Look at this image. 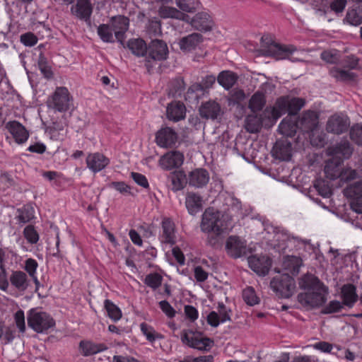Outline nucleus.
<instances>
[{"mask_svg":"<svg viewBox=\"0 0 362 362\" xmlns=\"http://www.w3.org/2000/svg\"><path fill=\"white\" fill-rule=\"evenodd\" d=\"M261 223L264 230L270 235H273V240L276 242V245L283 250L289 249L295 250H304L309 253L315 252V246L311 243L310 240L303 239L298 236L291 235L287 230L281 226H274L264 216L258 215L255 217Z\"/></svg>","mask_w":362,"mask_h":362,"instance_id":"obj_1","label":"nucleus"},{"mask_svg":"<svg viewBox=\"0 0 362 362\" xmlns=\"http://www.w3.org/2000/svg\"><path fill=\"white\" fill-rule=\"evenodd\" d=\"M299 287L305 292L298 295V302L310 308H319L327 301L328 288L312 274L303 275L298 279Z\"/></svg>","mask_w":362,"mask_h":362,"instance_id":"obj_2","label":"nucleus"},{"mask_svg":"<svg viewBox=\"0 0 362 362\" xmlns=\"http://www.w3.org/2000/svg\"><path fill=\"white\" fill-rule=\"evenodd\" d=\"M230 227L228 216L218 210L208 208L202 215L201 229L204 233L221 235L227 233Z\"/></svg>","mask_w":362,"mask_h":362,"instance_id":"obj_3","label":"nucleus"},{"mask_svg":"<svg viewBox=\"0 0 362 362\" xmlns=\"http://www.w3.org/2000/svg\"><path fill=\"white\" fill-rule=\"evenodd\" d=\"M343 160L341 158L332 157L325 165L324 172L327 178L334 180L339 179L343 182H347L356 178L358 173L351 168H342Z\"/></svg>","mask_w":362,"mask_h":362,"instance_id":"obj_4","label":"nucleus"},{"mask_svg":"<svg viewBox=\"0 0 362 362\" xmlns=\"http://www.w3.org/2000/svg\"><path fill=\"white\" fill-rule=\"evenodd\" d=\"M28 325L34 332L40 334L47 333L56 325L55 320L46 312L37 308H31L27 313Z\"/></svg>","mask_w":362,"mask_h":362,"instance_id":"obj_5","label":"nucleus"},{"mask_svg":"<svg viewBox=\"0 0 362 362\" xmlns=\"http://www.w3.org/2000/svg\"><path fill=\"white\" fill-rule=\"evenodd\" d=\"M31 285V280L22 270H13L9 274V285L7 294L18 298L22 296Z\"/></svg>","mask_w":362,"mask_h":362,"instance_id":"obj_6","label":"nucleus"},{"mask_svg":"<svg viewBox=\"0 0 362 362\" xmlns=\"http://www.w3.org/2000/svg\"><path fill=\"white\" fill-rule=\"evenodd\" d=\"M273 291L281 298H291L296 288L294 279L288 274L274 276L270 282Z\"/></svg>","mask_w":362,"mask_h":362,"instance_id":"obj_7","label":"nucleus"},{"mask_svg":"<svg viewBox=\"0 0 362 362\" xmlns=\"http://www.w3.org/2000/svg\"><path fill=\"white\" fill-rule=\"evenodd\" d=\"M168 54V48L165 42L160 40H152L148 48V57L146 59L145 66L148 72L153 68L151 60H165Z\"/></svg>","mask_w":362,"mask_h":362,"instance_id":"obj_8","label":"nucleus"},{"mask_svg":"<svg viewBox=\"0 0 362 362\" xmlns=\"http://www.w3.org/2000/svg\"><path fill=\"white\" fill-rule=\"evenodd\" d=\"M158 240L163 245L173 246L177 240V230L175 222L168 217H164L160 223Z\"/></svg>","mask_w":362,"mask_h":362,"instance_id":"obj_9","label":"nucleus"},{"mask_svg":"<svg viewBox=\"0 0 362 362\" xmlns=\"http://www.w3.org/2000/svg\"><path fill=\"white\" fill-rule=\"evenodd\" d=\"M54 109L60 112L69 110L73 106L72 97L66 87H57L51 99Z\"/></svg>","mask_w":362,"mask_h":362,"instance_id":"obj_10","label":"nucleus"},{"mask_svg":"<svg viewBox=\"0 0 362 362\" xmlns=\"http://www.w3.org/2000/svg\"><path fill=\"white\" fill-rule=\"evenodd\" d=\"M178 139V134L171 127H161L156 134V142L161 148H171Z\"/></svg>","mask_w":362,"mask_h":362,"instance_id":"obj_11","label":"nucleus"},{"mask_svg":"<svg viewBox=\"0 0 362 362\" xmlns=\"http://www.w3.org/2000/svg\"><path fill=\"white\" fill-rule=\"evenodd\" d=\"M266 56L272 57L277 60L289 59V57L296 51L292 45H282L276 42L269 44L264 49Z\"/></svg>","mask_w":362,"mask_h":362,"instance_id":"obj_12","label":"nucleus"},{"mask_svg":"<svg viewBox=\"0 0 362 362\" xmlns=\"http://www.w3.org/2000/svg\"><path fill=\"white\" fill-rule=\"evenodd\" d=\"M226 250L233 258L242 257L246 255V242L238 236H229L226 240Z\"/></svg>","mask_w":362,"mask_h":362,"instance_id":"obj_13","label":"nucleus"},{"mask_svg":"<svg viewBox=\"0 0 362 362\" xmlns=\"http://www.w3.org/2000/svg\"><path fill=\"white\" fill-rule=\"evenodd\" d=\"M349 123L348 117L344 115L335 114L327 120L326 130L329 133L341 134L347 131Z\"/></svg>","mask_w":362,"mask_h":362,"instance_id":"obj_14","label":"nucleus"},{"mask_svg":"<svg viewBox=\"0 0 362 362\" xmlns=\"http://www.w3.org/2000/svg\"><path fill=\"white\" fill-rule=\"evenodd\" d=\"M305 101L300 98L280 97L278 98V105L281 110H284L285 114L289 115H296L298 112L305 105Z\"/></svg>","mask_w":362,"mask_h":362,"instance_id":"obj_15","label":"nucleus"},{"mask_svg":"<svg viewBox=\"0 0 362 362\" xmlns=\"http://www.w3.org/2000/svg\"><path fill=\"white\" fill-rule=\"evenodd\" d=\"M250 269L259 276H266L272 267V259L266 255L251 256L248 258Z\"/></svg>","mask_w":362,"mask_h":362,"instance_id":"obj_16","label":"nucleus"},{"mask_svg":"<svg viewBox=\"0 0 362 362\" xmlns=\"http://www.w3.org/2000/svg\"><path fill=\"white\" fill-rule=\"evenodd\" d=\"M183 161L184 155L182 153L177 151H171L162 156L158 163L161 168L170 170L181 166Z\"/></svg>","mask_w":362,"mask_h":362,"instance_id":"obj_17","label":"nucleus"},{"mask_svg":"<svg viewBox=\"0 0 362 362\" xmlns=\"http://www.w3.org/2000/svg\"><path fill=\"white\" fill-rule=\"evenodd\" d=\"M354 148L351 144L346 140H341L334 145L329 146L327 150V155L344 160L349 159L352 153Z\"/></svg>","mask_w":362,"mask_h":362,"instance_id":"obj_18","label":"nucleus"},{"mask_svg":"<svg viewBox=\"0 0 362 362\" xmlns=\"http://www.w3.org/2000/svg\"><path fill=\"white\" fill-rule=\"evenodd\" d=\"M87 168L93 173L104 170L110 163V159L101 153H89L86 159Z\"/></svg>","mask_w":362,"mask_h":362,"instance_id":"obj_19","label":"nucleus"},{"mask_svg":"<svg viewBox=\"0 0 362 362\" xmlns=\"http://www.w3.org/2000/svg\"><path fill=\"white\" fill-rule=\"evenodd\" d=\"M110 25L118 42L122 43L125 33L129 29V20L124 16H114L110 20Z\"/></svg>","mask_w":362,"mask_h":362,"instance_id":"obj_20","label":"nucleus"},{"mask_svg":"<svg viewBox=\"0 0 362 362\" xmlns=\"http://www.w3.org/2000/svg\"><path fill=\"white\" fill-rule=\"evenodd\" d=\"M71 11L80 20L84 21L88 25L90 24L93 6L89 0H77L76 4L71 7Z\"/></svg>","mask_w":362,"mask_h":362,"instance_id":"obj_21","label":"nucleus"},{"mask_svg":"<svg viewBox=\"0 0 362 362\" xmlns=\"http://www.w3.org/2000/svg\"><path fill=\"white\" fill-rule=\"evenodd\" d=\"M192 27L201 32H207L211 30L213 21L210 15L206 12H199L189 21Z\"/></svg>","mask_w":362,"mask_h":362,"instance_id":"obj_22","label":"nucleus"},{"mask_svg":"<svg viewBox=\"0 0 362 362\" xmlns=\"http://www.w3.org/2000/svg\"><path fill=\"white\" fill-rule=\"evenodd\" d=\"M6 128L13 136L17 144H23L27 141L29 138L28 131L18 121L13 120L7 122Z\"/></svg>","mask_w":362,"mask_h":362,"instance_id":"obj_23","label":"nucleus"},{"mask_svg":"<svg viewBox=\"0 0 362 362\" xmlns=\"http://www.w3.org/2000/svg\"><path fill=\"white\" fill-rule=\"evenodd\" d=\"M79 350L83 356H93L106 351L108 347L103 343H95L90 340H81L79 342Z\"/></svg>","mask_w":362,"mask_h":362,"instance_id":"obj_24","label":"nucleus"},{"mask_svg":"<svg viewBox=\"0 0 362 362\" xmlns=\"http://www.w3.org/2000/svg\"><path fill=\"white\" fill-rule=\"evenodd\" d=\"M209 181V173L204 168H197L189 173V185L197 188L204 187Z\"/></svg>","mask_w":362,"mask_h":362,"instance_id":"obj_25","label":"nucleus"},{"mask_svg":"<svg viewBox=\"0 0 362 362\" xmlns=\"http://www.w3.org/2000/svg\"><path fill=\"white\" fill-rule=\"evenodd\" d=\"M302 265L303 259L300 257L286 255L283 259L282 269L289 275H297Z\"/></svg>","mask_w":362,"mask_h":362,"instance_id":"obj_26","label":"nucleus"},{"mask_svg":"<svg viewBox=\"0 0 362 362\" xmlns=\"http://www.w3.org/2000/svg\"><path fill=\"white\" fill-rule=\"evenodd\" d=\"M166 115L169 120L178 122L185 117L186 107L180 102H172L167 107Z\"/></svg>","mask_w":362,"mask_h":362,"instance_id":"obj_27","label":"nucleus"},{"mask_svg":"<svg viewBox=\"0 0 362 362\" xmlns=\"http://www.w3.org/2000/svg\"><path fill=\"white\" fill-rule=\"evenodd\" d=\"M341 298L343 305L349 308L353 307L358 298L356 287L351 284L343 285L341 288Z\"/></svg>","mask_w":362,"mask_h":362,"instance_id":"obj_28","label":"nucleus"},{"mask_svg":"<svg viewBox=\"0 0 362 362\" xmlns=\"http://www.w3.org/2000/svg\"><path fill=\"white\" fill-rule=\"evenodd\" d=\"M185 205L188 213L195 216L202 210V198L197 193L189 192L186 196Z\"/></svg>","mask_w":362,"mask_h":362,"instance_id":"obj_29","label":"nucleus"},{"mask_svg":"<svg viewBox=\"0 0 362 362\" xmlns=\"http://www.w3.org/2000/svg\"><path fill=\"white\" fill-rule=\"evenodd\" d=\"M220 314L215 311H211L206 317L207 323L213 327H217L220 324L230 320V317L226 310L225 305L222 304L220 305Z\"/></svg>","mask_w":362,"mask_h":362,"instance_id":"obj_30","label":"nucleus"},{"mask_svg":"<svg viewBox=\"0 0 362 362\" xmlns=\"http://www.w3.org/2000/svg\"><path fill=\"white\" fill-rule=\"evenodd\" d=\"M220 110L221 107L218 103L209 101L201 106L199 112L204 118L215 119L219 115Z\"/></svg>","mask_w":362,"mask_h":362,"instance_id":"obj_31","label":"nucleus"},{"mask_svg":"<svg viewBox=\"0 0 362 362\" xmlns=\"http://www.w3.org/2000/svg\"><path fill=\"white\" fill-rule=\"evenodd\" d=\"M158 15L162 18H175L189 21V16L179 11L176 8L162 6L158 10Z\"/></svg>","mask_w":362,"mask_h":362,"instance_id":"obj_32","label":"nucleus"},{"mask_svg":"<svg viewBox=\"0 0 362 362\" xmlns=\"http://www.w3.org/2000/svg\"><path fill=\"white\" fill-rule=\"evenodd\" d=\"M298 124L296 121L286 117L282 119L278 127L279 134L286 137H293L296 134Z\"/></svg>","mask_w":362,"mask_h":362,"instance_id":"obj_33","label":"nucleus"},{"mask_svg":"<svg viewBox=\"0 0 362 362\" xmlns=\"http://www.w3.org/2000/svg\"><path fill=\"white\" fill-rule=\"evenodd\" d=\"M202 40V36L198 33H192L186 37H182L179 45L183 51H192L194 49Z\"/></svg>","mask_w":362,"mask_h":362,"instance_id":"obj_34","label":"nucleus"},{"mask_svg":"<svg viewBox=\"0 0 362 362\" xmlns=\"http://www.w3.org/2000/svg\"><path fill=\"white\" fill-rule=\"evenodd\" d=\"M237 75L230 71H223L217 76V81L224 89L229 90L236 83Z\"/></svg>","mask_w":362,"mask_h":362,"instance_id":"obj_35","label":"nucleus"},{"mask_svg":"<svg viewBox=\"0 0 362 362\" xmlns=\"http://www.w3.org/2000/svg\"><path fill=\"white\" fill-rule=\"evenodd\" d=\"M329 74L337 81L343 82L353 81L356 78V74L355 73L340 69L337 66H334L330 69Z\"/></svg>","mask_w":362,"mask_h":362,"instance_id":"obj_36","label":"nucleus"},{"mask_svg":"<svg viewBox=\"0 0 362 362\" xmlns=\"http://www.w3.org/2000/svg\"><path fill=\"white\" fill-rule=\"evenodd\" d=\"M35 217V209L31 205H24L17 210L16 219L20 225L30 222Z\"/></svg>","mask_w":362,"mask_h":362,"instance_id":"obj_37","label":"nucleus"},{"mask_svg":"<svg viewBox=\"0 0 362 362\" xmlns=\"http://www.w3.org/2000/svg\"><path fill=\"white\" fill-rule=\"evenodd\" d=\"M208 91L200 84L196 83L192 84L187 90L186 93V99L189 101H199L202 98Z\"/></svg>","mask_w":362,"mask_h":362,"instance_id":"obj_38","label":"nucleus"},{"mask_svg":"<svg viewBox=\"0 0 362 362\" xmlns=\"http://www.w3.org/2000/svg\"><path fill=\"white\" fill-rule=\"evenodd\" d=\"M127 47L134 55L138 57L144 56L147 52L146 44L140 38L129 40Z\"/></svg>","mask_w":362,"mask_h":362,"instance_id":"obj_39","label":"nucleus"},{"mask_svg":"<svg viewBox=\"0 0 362 362\" xmlns=\"http://www.w3.org/2000/svg\"><path fill=\"white\" fill-rule=\"evenodd\" d=\"M265 103L266 98L264 94L262 92L257 91L250 99L248 107L252 112H256L260 111Z\"/></svg>","mask_w":362,"mask_h":362,"instance_id":"obj_40","label":"nucleus"},{"mask_svg":"<svg viewBox=\"0 0 362 362\" xmlns=\"http://www.w3.org/2000/svg\"><path fill=\"white\" fill-rule=\"evenodd\" d=\"M97 33L100 39L106 43H113L115 42L114 32L110 25L103 23L98 25Z\"/></svg>","mask_w":362,"mask_h":362,"instance_id":"obj_41","label":"nucleus"},{"mask_svg":"<svg viewBox=\"0 0 362 362\" xmlns=\"http://www.w3.org/2000/svg\"><path fill=\"white\" fill-rule=\"evenodd\" d=\"M345 20L351 25H361L362 23V6L349 9L346 13Z\"/></svg>","mask_w":362,"mask_h":362,"instance_id":"obj_42","label":"nucleus"},{"mask_svg":"<svg viewBox=\"0 0 362 362\" xmlns=\"http://www.w3.org/2000/svg\"><path fill=\"white\" fill-rule=\"evenodd\" d=\"M37 66L41 74L45 78L50 79L53 77L52 66L49 64L47 58L42 52H40L39 54L37 59Z\"/></svg>","mask_w":362,"mask_h":362,"instance_id":"obj_43","label":"nucleus"},{"mask_svg":"<svg viewBox=\"0 0 362 362\" xmlns=\"http://www.w3.org/2000/svg\"><path fill=\"white\" fill-rule=\"evenodd\" d=\"M313 187L317 194L323 198H329L332 194V189L329 182L322 179H317Z\"/></svg>","mask_w":362,"mask_h":362,"instance_id":"obj_44","label":"nucleus"},{"mask_svg":"<svg viewBox=\"0 0 362 362\" xmlns=\"http://www.w3.org/2000/svg\"><path fill=\"white\" fill-rule=\"evenodd\" d=\"M284 114V110H281L278 105V99L274 106H268L263 112L264 117L274 122H276Z\"/></svg>","mask_w":362,"mask_h":362,"instance_id":"obj_45","label":"nucleus"},{"mask_svg":"<svg viewBox=\"0 0 362 362\" xmlns=\"http://www.w3.org/2000/svg\"><path fill=\"white\" fill-rule=\"evenodd\" d=\"M104 308L107 316L114 322L119 320L122 317V311L112 300L106 299L104 301Z\"/></svg>","mask_w":362,"mask_h":362,"instance_id":"obj_46","label":"nucleus"},{"mask_svg":"<svg viewBox=\"0 0 362 362\" xmlns=\"http://www.w3.org/2000/svg\"><path fill=\"white\" fill-rule=\"evenodd\" d=\"M140 329L142 334L146 337V339L151 343H153L156 340L163 339V336L157 332L152 326L146 322L140 324Z\"/></svg>","mask_w":362,"mask_h":362,"instance_id":"obj_47","label":"nucleus"},{"mask_svg":"<svg viewBox=\"0 0 362 362\" xmlns=\"http://www.w3.org/2000/svg\"><path fill=\"white\" fill-rule=\"evenodd\" d=\"M242 297L244 302L250 306H254L260 303L255 288L252 286H247L243 290Z\"/></svg>","mask_w":362,"mask_h":362,"instance_id":"obj_48","label":"nucleus"},{"mask_svg":"<svg viewBox=\"0 0 362 362\" xmlns=\"http://www.w3.org/2000/svg\"><path fill=\"white\" fill-rule=\"evenodd\" d=\"M175 3L181 11L187 13H194L201 6L199 0H176Z\"/></svg>","mask_w":362,"mask_h":362,"instance_id":"obj_49","label":"nucleus"},{"mask_svg":"<svg viewBox=\"0 0 362 362\" xmlns=\"http://www.w3.org/2000/svg\"><path fill=\"white\" fill-rule=\"evenodd\" d=\"M262 127V121L255 115H249L245 119V129L250 133H257Z\"/></svg>","mask_w":362,"mask_h":362,"instance_id":"obj_50","label":"nucleus"},{"mask_svg":"<svg viewBox=\"0 0 362 362\" xmlns=\"http://www.w3.org/2000/svg\"><path fill=\"white\" fill-rule=\"evenodd\" d=\"M169 178L171 180L173 191H180L185 187L186 175L182 171L172 173Z\"/></svg>","mask_w":362,"mask_h":362,"instance_id":"obj_51","label":"nucleus"},{"mask_svg":"<svg viewBox=\"0 0 362 362\" xmlns=\"http://www.w3.org/2000/svg\"><path fill=\"white\" fill-rule=\"evenodd\" d=\"M23 234L25 239L30 245L37 244L40 240L39 233L33 225L25 226L23 229Z\"/></svg>","mask_w":362,"mask_h":362,"instance_id":"obj_52","label":"nucleus"},{"mask_svg":"<svg viewBox=\"0 0 362 362\" xmlns=\"http://www.w3.org/2000/svg\"><path fill=\"white\" fill-rule=\"evenodd\" d=\"M163 277L158 273H150L144 279V284L153 290L157 289L162 284Z\"/></svg>","mask_w":362,"mask_h":362,"instance_id":"obj_53","label":"nucleus"},{"mask_svg":"<svg viewBox=\"0 0 362 362\" xmlns=\"http://www.w3.org/2000/svg\"><path fill=\"white\" fill-rule=\"evenodd\" d=\"M344 195L351 199L362 197V181L356 182L344 189Z\"/></svg>","mask_w":362,"mask_h":362,"instance_id":"obj_54","label":"nucleus"},{"mask_svg":"<svg viewBox=\"0 0 362 362\" xmlns=\"http://www.w3.org/2000/svg\"><path fill=\"white\" fill-rule=\"evenodd\" d=\"M37 262L33 258H28L25 261L23 272L28 274V277L31 278L37 275Z\"/></svg>","mask_w":362,"mask_h":362,"instance_id":"obj_55","label":"nucleus"},{"mask_svg":"<svg viewBox=\"0 0 362 362\" xmlns=\"http://www.w3.org/2000/svg\"><path fill=\"white\" fill-rule=\"evenodd\" d=\"M350 138L358 146H362V124H356L351 127Z\"/></svg>","mask_w":362,"mask_h":362,"instance_id":"obj_56","label":"nucleus"},{"mask_svg":"<svg viewBox=\"0 0 362 362\" xmlns=\"http://www.w3.org/2000/svg\"><path fill=\"white\" fill-rule=\"evenodd\" d=\"M343 308V303L339 300H334L329 302L322 310V314H332L339 312Z\"/></svg>","mask_w":362,"mask_h":362,"instance_id":"obj_57","label":"nucleus"},{"mask_svg":"<svg viewBox=\"0 0 362 362\" xmlns=\"http://www.w3.org/2000/svg\"><path fill=\"white\" fill-rule=\"evenodd\" d=\"M130 176L136 185L143 187L144 189H149V182L144 175L136 172H132Z\"/></svg>","mask_w":362,"mask_h":362,"instance_id":"obj_58","label":"nucleus"},{"mask_svg":"<svg viewBox=\"0 0 362 362\" xmlns=\"http://www.w3.org/2000/svg\"><path fill=\"white\" fill-rule=\"evenodd\" d=\"M199 337L192 331L185 330L181 334V341L184 344L192 348Z\"/></svg>","mask_w":362,"mask_h":362,"instance_id":"obj_59","label":"nucleus"},{"mask_svg":"<svg viewBox=\"0 0 362 362\" xmlns=\"http://www.w3.org/2000/svg\"><path fill=\"white\" fill-rule=\"evenodd\" d=\"M212 344L213 341L209 338L199 337L192 348L200 351H209L211 349Z\"/></svg>","mask_w":362,"mask_h":362,"instance_id":"obj_60","label":"nucleus"},{"mask_svg":"<svg viewBox=\"0 0 362 362\" xmlns=\"http://www.w3.org/2000/svg\"><path fill=\"white\" fill-rule=\"evenodd\" d=\"M212 344L213 341L209 338L199 337L192 348L200 351H209L211 349Z\"/></svg>","mask_w":362,"mask_h":362,"instance_id":"obj_61","label":"nucleus"},{"mask_svg":"<svg viewBox=\"0 0 362 362\" xmlns=\"http://www.w3.org/2000/svg\"><path fill=\"white\" fill-rule=\"evenodd\" d=\"M159 307L163 313L169 318L175 316L176 311L168 301L163 300L159 302Z\"/></svg>","mask_w":362,"mask_h":362,"instance_id":"obj_62","label":"nucleus"},{"mask_svg":"<svg viewBox=\"0 0 362 362\" xmlns=\"http://www.w3.org/2000/svg\"><path fill=\"white\" fill-rule=\"evenodd\" d=\"M185 318L193 322L198 319L199 312L193 305H186L184 307Z\"/></svg>","mask_w":362,"mask_h":362,"instance_id":"obj_63","label":"nucleus"},{"mask_svg":"<svg viewBox=\"0 0 362 362\" xmlns=\"http://www.w3.org/2000/svg\"><path fill=\"white\" fill-rule=\"evenodd\" d=\"M14 320L17 328L21 333L25 331V315L22 310H18L14 315Z\"/></svg>","mask_w":362,"mask_h":362,"instance_id":"obj_64","label":"nucleus"}]
</instances>
